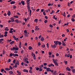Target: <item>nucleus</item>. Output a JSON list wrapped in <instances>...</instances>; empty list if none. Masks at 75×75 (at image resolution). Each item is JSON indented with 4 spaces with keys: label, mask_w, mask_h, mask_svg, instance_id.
Listing matches in <instances>:
<instances>
[{
    "label": "nucleus",
    "mask_w": 75,
    "mask_h": 75,
    "mask_svg": "<svg viewBox=\"0 0 75 75\" xmlns=\"http://www.w3.org/2000/svg\"><path fill=\"white\" fill-rule=\"evenodd\" d=\"M32 57H33V59H35V60L36 59V58H35V55L34 54V53L32 52Z\"/></svg>",
    "instance_id": "obj_2"
},
{
    "label": "nucleus",
    "mask_w": 75,
    "mask_h": 75,
    "mask_svg": "<svg viewBox=\"0 0 75 75\" xmlns=\"http://www.w3.org/2000/svg\"><path fill=\"white\" fill-rule=\"evenodd\" d=\"M61 21H62L61 20H60L58 22L59 24H60L61 23Z\"/></svg>",
    "instance_id": "obj_45"
},
{
    "label": "nucleus",
    "mask_w": 75,
    "mask_h": 75,
    "mask_svg": "<svg viewBox=\"0 0 75 75\" xmlns=\"http://www.w3.org/2000/svg\"><path fill=\"white\" fill-rule=\"evenodd\" d=\"M41 47L42 48H45V45L44 44L42 45Z\"/></svg>",
    "instance_id": "obj_35"
},
{
    "label": "nucleus",
    "mask_w": 75,
    "mask_h": 75,
    "mask_svg": "<svg viewBox=\"0 0 75 75\" xmlns=\"http://www.w3.org/2000/svg\"><path fill=\"white\" fill-rule=\"evenodd\" d=\"M5 70H6V71H10V69L8 68H5Z\"/></svg>",
    "instance_id": "obj_25"
},
{
    "label": "nucleus",
    "mask_w": 75,
    "mask_h": 75,
    "mask_svg": "<svg viewBox=\"0 0 75 75\" xmlns=\"http://www.w3.org/2000/svg\"><path fill=\"white\" fill-rule=\"evenodd\" d=\"M16 62H16V63L17 64H18V65H19V62L17 60L16 61Z\"/></svg>",
    "instance_id": "obj_43"
},
{
    "label": "nucleus",
    "mask_w": 75,
    "mask_h": 75,
    "mask_svg": "<svg viewBox=\"0 0 75 75\" xmlns=\"http://www.w3.org/2000/svg\"><path fill=\"white\" fill-rule=\"evenodd\" d=\"M17 72L18 73V74H19V75H21V73L18 70H17Z\"/></svg>",
    "instance_id": "obj_28"
},
{
    "label": "nucleus",
    "mask_w": 75,
    "mask_h": 75,
    "mask_svg": "<svg viewBox=\"0 0 75 75\" xmlns=\"http://www.w3.org/2000/svg\"><path fill=\"white\" fill-rule=\"evenodd\" d=\"M58 43L59 45H61L62 44V42H60V41H58Z\"/></svg>",
    "instance_id": "obj_34"
},
{
    "label": "nucleus",
    "mask_w": 75,
    "mask_h": 75,
    "mask_svg": "<svg viewBox=\"0 0 75 75\" xmlns=\"http://www.w3.org/2000/svg\"><path fill=\"white\" fill-rule=\"evenodd\" d=\"M4 71V69H2L1 70V72H3Z\"/></svg>",
    "instance_id": "obj_40"
},
{
    "label": "nucleus",
    "mask_w": 75,
    "mask_h": 75,
    "mask_svg": "<svg viewBox=\"0 0 75 75\" xmlns=\"http://www.w3.org/2000/svg\"><path fill=\"white\" fill-rule=\"evenodd\" d=\"M54 65H56V66H58V64L57 62H56L55 63H54Z\"/></svg>",
    "instance_id": "obj_32"
},
{
    "label": "nucleus",
    "mask_w": 75,
    "mask_h": 75,
    "mask_svg": "<svg viewBox=\"0 0 75 75\" xmlns=\"http://www.w3.org/2000/svg\"><path fill=\"white\" fill-rule=\"evenodd\" d=\"M52 61L54 63H55V62H58V60H57V59H53Z\"/></svg>",
    "instance_id": "obj_5"
},
{
    "label": "nucleus",
    "mask_w": 75,
    "mask_h": 75,
    "mask_svg": "<svg viewBox=\"0 0 75 75\" xmlns=\"http://www.w3.org/2000/svg\"><path fill=\"white\" fill-rule=\"evenodd\" d=\"M54 44L56 46L58 44V41H54Z\"/></svg>",
    "instance_id": "obj_3"
},
{
    "label": "nucleus",
    "mask_w": 75,
    "mask_h": 75,
    "mask_svg": "<svg viewBox=\"0 0 75 75\" xmlns=\"http://www.w3.org/2000/svg\"><path fill=\"white\" fill-rule=\"evenodd\" d=\"M40 40L41 41H43L44 40V37H42L40 39Z\"/></svg>",
    "instance_id": "obj_17"
},
{
    "label": "nucleus",
    "mask_w": 75,
    "mask_h": 75,
    "mask_svg": "<svg viewBox=\"0 0 75 75\" xmlns=\"http://www.w3.org/2000/svg\"><path fill=\"white\" fill-rule=\"evenodd\" d=\"M11 22L12 23H13V22H14V19H12L11 20Z\"/></svg>",
    "instance_id": "obj_52"
},
{
    "label": "nucleus",
    "mask_w": 75,
    "mask_h": 75,
    "mask_svg": "<svg viewBox=\"0 0 75 75\" xmlns=\"http://www.w3.org/2000/svg\"><path fill=\"white\" fill-rule=\"evenodd\" d=\"M14 67H15V68H16L17 67V63H16L15 64V66L13 67V68H14Z\"/></svg>",
    "instance_id": "obj_19"
},
{
    "label": "nucleus",
    "mask_w": 75,
    "mask_h": 75,
    "mask_svg": "<svg viewBox=\"0 0 75 75\" xmlns=\"http://www.w3.org/2000/svg\"><path fill=\"white\" fill-rule=\"evenodd\" d=\"M56 72H57L56 71H54L53 73V75H55V74H56Z\"/></svg>",
    "instance_id": "obj_60"
},
{
    "label": "nucleus",
    "mask_w": 75,
    "mask_h": 75,
    "mask_svg": "<svg viewBox=\"0 0 75 75\" xmlns=\"http://www.w3.org/2000/svg\"><path fill=\"white\" fill-rule=\"evenodd\" d=\"M13 64H15L16 63V59H14L13 61Z\"/></svg>",
    "instance_id": "obj_44"
},
{
    "label": "nucleus",
    "mask_w": 75,
    "mask_h": 75,
    "mask_svg": "<svg viewBox=\"0 0 75 75\" xmlns=\"http://www.w3.org/2000/svg\"><path fill=\"white\" fill-rule=\"evenodd\" d=\"M30 0H26V1L27 3V4H30Z\"/></svg>",
    "instance_id": "obj_14"
},
{
    "label": "nucleus",
    "mask_w": 75,
    "mask_h": 75,
    "mask_svg": "<svg viewBox=\"0 0 75 75\" xmlns=\"http://www.w3.org/2000/svg\"><path fill=\"white\" fill-rule=\"evenodd\" d=\"M11 14V12L9 11H8V12L7 15H8V16H10Z\"/></svg>",
    "instance_id": "obj_13"
},
{
    "label": "nucleus",
    "mask_w": 75,
    "mask_h": 75,
    "mask_svg": "<svg viewBox=\"0 0 75 75\" xmlns=\"http://www.w3.org/2000/svg\"><path fill=\"white\" fill-rule=\"evenodd\" d=\"M3 25L1 24H0V28H3Z\"/></svg>",
    "instance_id": "obj_53"
},
{
    "label": "nucleus",
    "mask_w": 75,
    "mask_h": 75,
    "mask_svg": "<svg viewBox=\"0 0 75 75\" xmlns=\"http://www.w3.org/2000/svg\"><path fill=\"white\" fill-rule=\"evenodd\" d=\"M3 37H4V35H0V38H3Z\"/></svg>",
    "instance_id": "obj_49"
},
{
    "label": "nucleus",
    "mask_w": 75,
    "mask_h": 75,
    "mask_svg": "<svg viewBox=\"0 0 75 75\" xmlns=\"http://www.w3.org/2000/svg\"><path fill=\"white\" fill-rule=\"evenodd\" d=\"M24 33H25V34H27V31L26 30H24Z\"/></svg>",
    "instance_id": "obj_42"
},
{
    "label": "nucleus",
    "mask_w": 75,
    "mask_h": 75,
    "mask_svg": "<svg viewBox=\"0 0 75 75\" xmlns=\"http://www.w3.org/2000/svg\"><path fill=\"white\" fill-rule=\"evenodd\" d=\"M69 24V23L68 22H67V23H65L64 25H63V27H64V26L65 25H68Z\"/></svg>",
    "instance_id": "obj_24"
},
{
    "label": "nucleus",
    "mask_w": 75,
    "mask_h": 75,
    "mask_svg": "<svg viewBox=\"0 0 75 75\" xmlns=\"http://www.w3.org/2000/svg\"><path fill=\"white\" fill-rule=\"evenodd\" d=\"M15 22L16 23H20H20H22V22H21V21H18V20L16 19V20H15Z\"/></svg>",
    "instance_id": "obj_10"
},
{
    "label": "nucleus",
    "mask_w": 75,
    "mask_h": 75,
    "mask_svg": "<svg viewBox=\"0 0 75 75\" xmlns=\"http://www.w3.org/2000/svg\"><path fill=\"white\" fill-rule=\"evenodd\" d=\"M23 72H28V70L26 69H23Z\"/></svg>",
    "instance_id": "obj_12"
},
{
    "label": "nucleus",
    "mask_w": 75,
    "mask_h": 75,
    "mask_svg": "<svg viewBox=\"0 0 75 75\" xmlns=\"http://www.w3.org/2000/svg\"><path fill=\"white\" fill-rule=\"evenodd\" d=\"M51 47L53 48H55L57 47V46L55 45L54 44V45H51Z\"/></svg>",
    "instance_id": "obj_4"
},
{
    "label": "nucleus",
    "mask_w": 75,
    "mask_h": 75,
    "mask_svg": "<svg viewBox=\"0 0 75 75\" xmlns=\"http://www.w3.org/2000/svg\"><path fill=\"white\" fill-rule=\"evenodd\" d=\"M13 31H12V30H10L9 31V33H13Z\"/></svg>",
    "instance_id": "obj_64"
},
{
    "label": "nucleus",
    "mask_w": 75,
    "mask_h": 75,
    "mask_svg": "<svg viewBox=\"0 0 75 75\" xmlns=\"http://www.w3.org/2000/svg\"><path fill=\"white\" fill-rule=\"evenodd\" d=\"M69 55H70V54H65V57H68V58H69Z\"/></svg>",
    "instance_id": "obj_8"
},
{
    "label": "nucleus",
    "mask_w": 75,
    "mask_h": 75,
    "mask_svg": "<svg viewBox=\"0 0 75 75\" xmlns=\"http://www.w3.org/2000/svg\"><path fill=\"white\" fill-rule=\"evenodd\" d=\"M4 39L3 38H1L0 39V43H1L2 41H3Z\"/></svg>",
    "instance_id": "obj_39"
},
{
    "label": "nucleus",
    "mask_w": 75,
    "mask_h": 75,
    "mask_svg": "<svg viewBox=\"0 0 75 75\" xmlns=\"http://www.w3.org/2000/svg\"><path fill=\"white\" fill-rule=\"evenodd\" d=\"M62 45L63 46H66V44L64 41H62Z\"/></svg>",
    "instance_id": "obj_11"
},
{
    "label": "nucleus",
    "mask_w": 75,
    "mask_h": 75,
    "mask_svg": "<svg viewBox=\"0 0 75 75\" xmlns=\"http://www.w3.org/2000/svg\"><path fill=\"white\" fill-rule=\"evenodd\" d=\"M71 71L73 73H75V69H73L71 70Z\"/></svg>",
    "instance_id": "obj_27"
},
{
    "label": "nucleus",
    "mask_w": 75,
    "mask_h": 75,
    "mask_svg": "<svg viewBox=\"0 0 75 75\" xmlns=\"http://www.w3.org/2000/svg\"><path fill=\"white\" fill-rule=\"evenodd\" d=\"M45 23H47V22H48V21H47V20H45L44 21Z\"/></svg>",
    "instance_id": "obj_51"
},
{
    "label": "nucleus",
    "mask_w": 75,
    "mask_h": 75,
    "mask_svg": "<svg viewBox=\"0 0 75 75\" xmlns=\"http://www.w3.org/2000/svg\"><path fill=\"white\" fill-rule=\"evenodd\" d=\"M18 50V47H13L12 49H11V51H13V50H16V51Z\"/></svg>",
    "instance_id": "obj_1"
},
{
    "label": "nucleus",
    "mask_w": 75,
    "mask_h": 75,
    "mask_svg": "<svg viewBox=\"0 0 75 75\" xmlns=\"http://www.w3.org/2000/svg\"><path fill=\"white\" fill-rule=\"evenodd\" d=\"M24 35L25 36V37H28V34H24Z\"/></svg>",
    "instance_id": "obj_30"
},
{
    "label": "nucleus",
    "mask_w": 75,
    "mask_h": 75,
    "mask_svg": "<svg viewBox=\"0 0 75 75\" xmlns=\"http://www.w3.org/2000/svg\"><path fill=\"white\" fill-rule=\"evenodd\" d=\"M66 70H67V71H71V69L69 68V67H67L66 68Z\"/></svg>",
    "instance_id": "obj_6"
},
{
    "label": "nucleus",
    "mask_w": 75,
    "mask_h": 75,
    "mask_svg": "<svg viewBox=\"0 0 75 75\" xmlns=\"http://www.w3.org/2000/svg\"><path fill=\"white\" fill-rule=\"evenodd\" d=\"M46 71L47 72H49L50 71H51V69L49 67H47L46 69Z\"/></svg>",
    "instance_id": "obj_9"
},
{
    "label": "nucleus",
    "mask_w": 75,
    "mask_h": 75,
    "mask_svg": "<svg viewBox=\"0 0 75 75\" xmlns=\"http://www.w3.org/2000/svg\"><path fill=\"white\" fill-rule=\"evenodd\" d=\"M35 28L36 29H35V30H40V28H38V26H36L35 27Z\"/></svg>",
    "instance_id": "obj_15"
},
{
    "label": "nucleus",
    "mask_w": 75,
    "mask_h": 75,
    "mask_svg": "<svg viewBox=\"0 0 75 75\" xmlns=\"http://www.w3.org/2000/svg\"><path fill=\"white\" fill-rule=\"evenodd\" d=\"M46 45L47 46V48H49V44L48 43H47L46 44Z\"/></svg>",
    "instance_id": "obj_47"
},
{
    "label": "nucleus",
    "mask_w": 75,
    "mask_h": 75,
    "mask_svg": "<svg viewBox=\"0 0 75 75\" xmlns=\"http://www.w3.org/2000/svg\"><path fill=\"white\" fill-rule=\"evenodd\" d=\"M28 48L29 50H32V47H31V46H29L28 47Z\"/></svg>",
    "instance_id": "obj_23"
},
{
    "label": "nucleus",
    "mask_w": 75,
    "mask_h": 75,
    "mask_svg": "<svg viewBox=\"0 0 75 75\" xmlns=\"http://www.w3.org/2000/svg\"><path fill=\"white\" fill-rule=\"evenodd\" d=\"M5 31H8L9 29L8 27H6L5 29Z\"/></svg>",
    "instance_id": "obj_21"
},
{
    "label": "nucleus",
    "mask_w": 75,
    "mask_h": 75,
    "mask_svg": "<svg viewBox=\"0 0 75 75\" xmlns=\"http://www.w3.org/2000/svg\"><path fill=\"white\" fill-rule=\"evenodd\" d=\"M14 41H12L11 42H10V44L11 45L12 44H14Z\"/></svg>",
    "instance_id": "obj_31"
},
{
    "label": "nucleus",
    "mask_w": 75,
    "mask_h": 75,
    "mask_svg": "<svg viewBox=\"0 0 75 75\" xmlns=\"http://www.w3.org/2000/svg\"><path fill=\"white\" fill-rule=\"evenodd\" d=\"M15 2L14 1H12L10 2L11 4H15Z\"/></svg>",
    "instance_id": "obj_22"
},
{
    "label": "nucleus",
    "mask_w": 75,
    "mask_h": 75,
    "mask_svg": "<svg viewBox=\"0 0 75 75\" xmlns=\"http://www.w3.org/2000/svg\"><path fill=\"white\" fill-rule=\"evenodd\" d=\"M13 57H18V54H14L13 53Z\"/></svg>",
    "instance_id": "obj_7"
},
{
    "label": "nucleus",
    "mask_w": 75,
    "mask_h": 75,
    "mask_svg": "<svg viewBox=\"0 0 75 75\" xmlns=\"http://www.w3.org/2000/svg\"><path fill=\"white\" fill-rule=\"evenodd\" d=\"M19 47L20 49H21V42H19Z\"/></svg>",
    "instance_id": "obj_18"
},
{
    "label": "nucleus",
    "mask_w": 75,
    "mask_h": 75,
    "mask_svg": "<svg viewBox=\"0 0 75 75\" xmlns=\"http://www.w3.org/2000/svg\"><path fill=\"white\" fill-rule=\"evenodd\" d=\"M29 72L30 73H31V74H32V73H33V72L32 71V70L30 69L29 70Z\"/></svg>",
    "instance_id": "obj_46"
},
{
    "label": "nucleus",
    "mask_w": 75,
    "mask_h": 75,
    "mask_svg": "<svg viewBox=\"0 0 75 75\" xmlns=\"http://www.w3.org/2000/svg\"><path fill=\"white\" fill-rule=\"evenodd\" d=\"M15 40H16L17 41V40H19V39H18V38H15Z\"/></svg>",
    "instance_id": "obj_61"
},
{
    "label": "nucleus",
    "mask_w": 75,
    "mask_h": 75,
    "mask_svg": "<svg viewBox=\"0 0 75 75\" xmlns=\"http://www.w3.org/2000/svg\"><path fill=\"white\" fill-rule=\"evenodd\" d=\"M43 14L44 16H46V13H45V12L44 11L43 13Z\"/></svg>",
    "instance_id": "obj_48"
},
{
    "label": "nucleus",
    "mask_w": 75,
    "mask_h": 75,
    "mask_svg": "<svg viewBox=\"0 0 75 75\" xmlns=\"http://www.w3.org/2000/svg\"><path fill=\"white\" fill-rule=\"evenodd\" d=\"M40 68L38 67H36V70H37V71H38V70H39Z\"/></svg>",
    "instance_id": "obj_50"
},
{
    "label": "nucleus",
    "mask_w": 75,
    "mask_h": 75,
    "mask_svg": "<svg viewBox=\"0 0 75 75\" xmlns=\"http://www.w3.org/2000/svg\"><path fill=\"white\" fill-rule=\"evenodd\" d=\"M38 46H40V45H41V43L40 42H39L38 43Z\"/></svg>",
    "instance_id": "obj_58"
},
{
    "label": "nucleus",
    "mask_w": 75,
    "mask_h": 75,
    "mask_svg": "<svg viewBox=\"0 0 75 75\" xmlns=\"http://www.w3.org/2000/svg\"><path fill=\"white\" fill-rule=\"evenodd\" d=\"M27 9H30V4H27Z\"/></svg>",
    "instance_id": "obj_29"
},
{
    "label": "nucleus",
    "mask_w": 75,
    "mask_h": 75,
    "mask_svg": "<svg viewBox=\"0 0 75 75\" xmlns=\"http://www.w3.org/2000/svg\"><path fill=\"white\" fill-rule=\"evenodd\" d=\"M9 56L10 57H12V56H13V54L12 53H10L9 54Z\"/></svg>",
    "instance_id": "obj_36"
},
{
    "label": "nucleus",
    "mask_w": 75,
    "mask_h": 75,
    "mask_svg": "<svg viewBox=\"0 0 75 75\" xmlns=\"http://www.w3.org/2000/svg\"><path fill=\"white\" fill-rule=\"evenodd\" d=\"M25 2L24 1L22 0L21 1V3H22V5H24L25 4V3H24Z\"/></svg>",
    "instance_id": "obj_16"
},
{
    "label": "nucleus",
    "mask_w": 75,
    "mask_h": 75,
    "mask_svg": "<svg viewBox=\"0 0 75 75\" xmlns=\"http://www.w3.org/2000/svg\"><path fill=\"white\" fill-rule=\"evenodd\" d=\"M34 22H35V23H37L38 22V19H35L34 20Z\"/></svg>",
    "instance_id": "obj_37"
},
{
    "label": "nucleus",
    "mask_w": 75,
    "mask_h": 75,
    "mask_svg": "<svg viewBox=\"0 0 75 75\" xmlns=\"http://www.w3.org/2000/svg\"><path fill=\"white\" fill-rule=\"evenodd\" d=\"M28 59L27 58H26L25 59H23V61H28Z\"/></svg>",
    "instance_id": "obj_26"
},
{
    "label": "nucleus",
    "mask_w": 75,
    "mask_h": 75,
    "mask_svg": "<svg viewBox=\"0 0 75 75\" xmlns=\"http://www.w3.org/2000/svg\"><path fill=\"white\" fill-rule=\"evenodd\" d=\"M14 18H18V16H14Z\"/></svg>",
    "instance_id": "obj_63"
},
{
    "label": "nucleus",
    "mask_w": 75,
    "mask_h": 75,
    "mask_svg": "<svg viewBox=\"0 0 75 75\" xmlns=\"http://www.w3.org/2000/svg\"><path fill=\"white\" fill-rule=\"evenodd\" d=\"M43 65L44 66H47V63H43Z\"/></svg>",
    "instance_id": "obj_62"
},
{
    "label": "nucleus",
    "mask_w": 75,
    "mask_h": 75,
    "mask_svg": "<svg viewBox=\"0 0 75 75\" xmlns=\"http://www.w3.org/2000/svg\"><path fill=\"white\" fill-rule=\"evenodd\" d=\"M47 31L48 32V33H51V32H52V30H47Z\"/></svg>",
    "instance_id": "obj_57"
},
{
    "label": "nucleus",
    "mask_w": 75,
    "mask_h": 75,
    "mask_svg": "<svg viewBox=\"0 0 75 75\" xmlns=\"http://www.w3.org/2000/svg\"><path fill=\"white\" fill-rule=\"evenodd\" d=\"M54 12H55L54 11V10H52V12L50 13V14H53V13H54Z\"/></svg>",
    "instance_id": "obj_38"
},
{
    "label": "nucleus",
    "mask_w": 75,
    "mask_h": 75,
    "mask_svg": "<svg viewBox=\"0 0 75 75\" xmlns=\"http://www.w3.org/2000/svg\"><path fill=\"white\" fill-rule=\"evenodd\" d=\"M9 74H13V71H10Z\"/></svg>",
    "instance_id": "obj_41"
},
{
    "label": "nucleus",
    "mask_w": 75,
    "mask_h": 75,
    "mask_svg": "<svg viewBox=\"0 0 75 75\" xmlns=\"http://www.w3.org/2000/svg\"><path fill=\"white\" fill-rule=\"evenodd\" d=\"M40 68L39 69V71L40 72H41V71H42V67H41V66H40Z\"/></svg>",
    "instance_id": "obj_20"
},
{
    "label": "nucleus",
    "mask_w": 75,
    "mask_h": 75,
    "mask_svg": "<svg viewBox=\"0 0 75 75\" xmlns=\"http://www.w3.org/2000/svg\"><path fill=\"white\" fill-rule=\"evenodd\" d=\"M72 18H74V17H75V14H74L72 16Z\"/></svg>",
    "instance_id": "obj_59"
},
{
    "label": "nucleus",
    "mask_w": 75,
    "mask_h": 75,
    "mask_svg": "<svg viewBox=\"0 0 75 75\" xmlns=\"http://www.w3.org/2000/svg\"><path fill=\"white\" fill-rule=\"evenodd\" d=\"M67 39H68L67 38H64V42L66 41V40H67Z\"/></svg>",
    "instance_id": "obj_56"
},
{
    "label": "nucleus",
    "mask_w": 75,
    "mask_h": 75,
    "mask_svg": "<svg viewBox=\"0 0 75 75\" xmlns=\"http://www.w3.org/2000/svg\"><path fill=\"white\" fill-rule=\"evenodd\" d=\"M11 39L8 40H7V42H11Z\"/></svg>",
    "instance_id": "obj_54"
},
{
    "label": "nucleus",
    "mask_w": 75,
    "mask_h": 75,
    "mask_svg": "<svg viewBox=\"0 0 75 75\" xmlns=\"http://www.w3.org/2000/svg\"><path fill=\"white\" fill-rule=\"evenodd\" d=\"M53 18L54 19H57V17L56 16H53Z\"/></svg>",
    "instance_id": "obj_33"
},
{
    "label": "nucleus",
    "mask_w": 75,
    "mask_h": 75,
    "mask_svg": "<svg viewBox=\"0 0 75 75\" xmlns=\"http://www.w3.org/2000/svg\"><path fill=\"white\" fill-rule=\"evenodd\" d=\"M9 68L10 69H13V67H12L11 66H9Z\"/></svg>",
    "instance_id": "obj_55"
}]
</instances>
